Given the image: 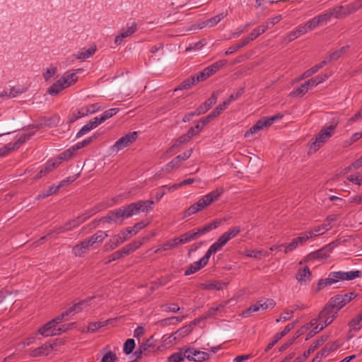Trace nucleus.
Masks as SVG:
<instances>
[{"label": "nucleus", "instance_id": "f257e3e1", "mask_svg": "<svg viewBox=\"0 0 362 362\" xmlns=\"http://www.w3.org/2000/svg\"><path fill=\"white\" fill-rule=\"evenodd\" d=\"M153 204L154 202L152 200H141L131 203L115 210L110 211L100 221L110 224L121 225L126 218H129L141 212L148 213L151 211Z\"/></svg>", "mask_w": 362, "mask_h": 362}, {"label": "nucleus", "instance_id": "f03ea898", "mask_svg": "<svg viewBox=\"0 0 362 362\" xmlns=\"http://www.w3.org/2000/svg\"><path fill=\"white\" fill-rule=\"evenodd\" d=\"M339 122L338 117H332L328 124H325L317 135L315 136V141L310 145V150L317 151L323 144L332 137L335 132V129Z\"/></svg>", "mask_w": 362, "mask_h": 362}, {"label": "nucleus", "instance_id": "7ed1b4c3", "mask_svg": "<svg viewBox=\"0 0 362 362\" xmlns=\"http://www.w3.org/2000/svg\"><path fill=\"white\" fill-rule=\"evenodd\" d=\"M223 192V188H216L214 190H212L207 194L203 196L201 199L198 200L197 202L194 203L192 206H190L185 213V216H189L198 211H202L209 205H210L213 202L216 200Z\"/></svg>", "mask_w": 362, "mask_h": 362}, {"label": "nucleus", "instance_id": "20e7f679", "mask_svg": "<svg viewBox=\"0 0 362 362\" xmlns=\"http://www.w3.org/2000/svg\"><path fill=\"white\" fill-rule=\"evenodd\" d=\"M337 315L338 313L327 303L320 312L318 318L316 319L317 322L319 321L318 324L320 325L319 330H322L325 327L329 325L337 317Z\"/></svg>", "mask_w": 362, "mask_h": 362}, {"label": "nucleus", "instance_id": "39448f33", "mask_svg": "<svg viewBox=\"0 0 362 362\" xmlns=\"http://www.w3.org/2000/svg\"><path fill=\"white\" fill-rule=\"evenodd\" d=\"M356 296L354 292H349L344 294H338L332 297L329 301V306L334 308L337 313L352 299Z\"/></svg>", "mask_w": 362, "mask_h": 362}, {"label": "nucleus", "instance_id": "423d86ee", "mask_svg": "<svg viewBox=\"0 0 362 362\" xmlns=\"http://www.w3.org/2000/svg\"><path fill=\"white\" fill-rule=\"evenodd\" d=\"M275 305L276 302L272 298L261 299L255 304L250 305L247 309L244 310L242 315L245 317H247L250 316L252 313L272 309Z\"/></svg>", "mask_w": 362, "mask_h": 362}, {"label": "nucleus", "instance_id": "0eeeda50", "mask_svg": "<svg viewBox=\"0 0 362 362\" xmlns=\"http://www.w3.org/2000/svg\"><path fill=\"white\" fill-rule=\"evenodd\" d=\"M137 132H130L119 139L115 144L111 147L112 152L117 153L123 148L132 144L137 139Z\"/></svg>", "mask_w": 362, "mask_h": 362}, {"label": "nucleus", "instance_id": "6e6552de", "mask_svg": "<svg viewBox=\"0 0 362 362\" xmlns=\"http://www.w3.org/2000/svg\"><path fill=\"white\" fill-rule=\"evenodd\" d=\"M148 225V221H141L137 222L132 227H127L125 230H122L119 234L116 235L120 237L122 240L124 239V243L129 239L131 237L136 235L141 230L146 228Z\"/></svg>", "mask_w": 362, "mask_h": 362}, {"label": "nucleus", "instance_id": "1a4fd4ad", "mask_svg": "<svg viewBox=\"0 0 362 362\" xmlns=\"http://www.w3.org/2000/svg\"><path fill=\"white\" fill-rule=\"evenodd\" d=\"M137 30V23L134 21L127 25V28L121 30L120 33L115 38V44L117 46L121 45L123 40L126 37L132 36Z\"/></svg>", "mask_w": 362, "mask_h": 362}, {"label": "nucleus", "instance_id": "9d476101", "mask_svg": "<svg viewBox=\"0 0 362 362\" xmlns=\"http://www.w3.org/2000/svg\"><path fill=\"white\" fill-rule=\"evenodd\" d=\"M186 354V358L189 361L202 362L209 358L208 353L197 350L194 348H187Z\"/></svg>", "mask_w": 362, "mask_h": 362}, {"label": "nucleus", "instance_id": "9b49d317", "mask_svg": "<svg viewBox=\"0 0 362 362\" xmlns=\"http://www.w3.org/2000/svg\"><path fill=\"white\" fill-rule=\"evenodd\" d=\"M336 274H337V272H332L329 274L327 278L320 279L317 284L315 292H319L327 286H331L333 284L338 282L339 278L336 277L337 276Z\"/></svg>", "mask_w": 362, "mask_h": 362}, {"label": "nucleus", "instance_id": "f8f14e48", "mask_svg": "<svg viewBox=\"0 0 362 362\" xmlns=\"http://www.w3.org/2000/svg\"><path fill=\"white\" fill-rule=\"evenodd\" d=\"M218 96V92H214L208 100L200 105L196 110L197 115H202L206 112L214 105L216 104Z\"/></svg>", "mask_w": 362, "mask_h": 362}, {"label": "nucleus", "instance_id": "ddd939ff", "mask_svg": "<svg viewBox=\"0 0 362 362\" xmlns=\"http://www.w3.org/2000/svg\"><path fill=\"white\" fill-rule=\"evenodd\" d=\"M297 321L288 324L281 332L276 333L274 337V340L270 342L267 348L265 349V351H268L271 349L276 343H277L283 337L286 336L291 330H292L296 325Z\"/></svg>", "mask_w": 362, "mask_h": 362}, {"label": "nucleus", "instance_id": "4468645a", "mask_svg": "<svg viewBox=\"0 0 362 362\" xmlns=\"http://www.w3.org/2000/svg\"><path fill=\"white\" fill-rule=\"evenodd\" d=\"M82 71V69H78L64 73L61 78L64 81V84L65 85V86L68 88L74 85L78 81L77 73Z\"/></svg>", "mask_w": 362, "mask_h": 362}, {"label": "nucleus", "instance_id": "2eb2a0df", "mask_svg": "<svg viewBox=\"0 0 362 362\" xmlns=\"http://www.w3.org/2000/svg\"><path fill=\"white\" fill-rule=\"evenodd\" d=\"M331 252L332 247L329 245H326L325 247H323L321 249L310 253L308 255V258L310 259H313L318 260H324L329 257Z\"/></svg>", "mask_w": 362, "mask_h": 362}, {"label": "nucleus", "instance_id": "dca6fc26", "mask_svg": "<svg viewBox=\"0 0 362 362\" xmlns=\"http://www.w3.org/2000/svg\"><path fill=\"white\" fill-rule=\"evenodd\" d=\"M209 262V260L202 257L199 261L194 262L191 264L189 267L185 270V275L189 276L200 270L205 267Z\"/></svg>", "mask_w": 362, "mask_h": 362}, {"label": "nucleus", "instance_id": "f3484780", "mask_svg": "<svg viewBox=\"0 0 362 362\" xmlns=\"http://www.w3.org/2000/svg\"><path fill=\"white\" fill-rule=\"evenodd\" d=\"M38 333L45 337L56 336L57 335V327L49 321L38 329Z\"/></svg>", "mask_w": 362, "mask_h": 362}, {"label": "nucleus", "instance_id": "a211bd4d", "mask_svg": "<svg viewBox=\"0 0 362 362\" xmlns=\"http://www.w3.org/2000/svg\"><path fill=\"white\" fill-rule=\"evenodd\" d=\"M226 244V243L225 242V240H223L222 238L220 236L218 239L209 247L206 254L204 255V257L209 260V258L211 256V255L221 250L223 246H224Z\"/></svg>", "mask_w": 362, "mask_h": 362}, {"label": "nucleus", "instance_id": "6ab92c4d", "mask_svg": "<svg viewBox=\"0 0 362 362\" xmlns=\"http://www.w3.org/2000/svg\"><path fill=\"white\" fill-rule=\"evenodd\" d=\"M94 297L88 298L85 300H83L78 303H74L70 308H69L66 311L69 315H74L75 313H78L81 312L84 307L87 306L88 303Z\"/></svg>", "mask_w": 362, "mask_h": 362}, {"label": "nucleus", "instance_id": "aec40b11", "mask_svg": "<svg viewBox=\"0 0 362 362\" xmlns=\"http://www.w3.org/2000/svg\"><path fill=\"white\" fill-rule=\"evenodd\" d=\"M337 274H336L339 280H353L356 278H359L361 276V272L359 270L357 271H350V272H337Z\"/></svg>", "mask_w": 362, "mask_h": 362}, {"label": "nucleus", "instance_id": "412c9836", "mask_svg": "<svg viewBox=\"0 0 362 362\" xmlns=\"http://www.w3.org/2000/svg\"><path fill=\"white\" fill-rule=\"evenodd\" d=\"M197 238H199V236L195 228L181 235L177 238L180 244H185Z\"/></svg>", "mask_w": 362, "mask_h": 362}, {"label": "nucleus", "instance_id": "4be33fe9", "mask_svg": "<svg viewBox=\"0 0 362 362\" xmlns=\"http://www.w3.org/2000/svg\"><path fill=\"white\" fill-rule=\"evenodd\" d=\"M226 62L227 61L225 59L220 60L205 68L204 70L206 74V76L209 78L212 76L221 67H223L226 64Z\"/></svg>", "mask_w": 362, "mask_h": 362}, {"label": "nucleus", "instance_id": "5701e85b", "mask_svg": "<svg viewBox=\"0 0 362 362\" xmlns=\"http://www.w3.org/2000/svg\"><path fill=\"white\" fill-rule=\"evenodd\" d=\"M66 88L64 81L60 78L47 89V93L51 95H57Z\"/></svg>", "mask_w": 362, "mask_h": 362}, {"label": "nucleus", "instance_id": "b1692460", "mask_svg": "<svg viewBox=\"0 0 362 362\" xmlns=\"http://www.w3.org/2000/svg\"><path fill=\"white\" fill-rule=\"evenodd\" d=\"M108 236L107 233L103 230H98L91 236L86 238L88 241V244L92 246L96 243H102L105 238Z\"/></svg>", "mask_w": 362, "mask_h": 362}, {"label": "nucleus", "instance_id": "393cba45", "mask_svg": "<svg viewBox=\"0 0 362 362\" xmlns=\"http://www.w3.org/2000/svg\"><path fill=\"white\" fill-rule=\"evenodd\" d=\"M349 47V46L346 45L342 47L338 50L334 51V52L331 53L328 57H325L323 59V62H326V64H327L331 62L337 60L347 51Z\"/></svg>", "mask_w": 362, "mask_h": 362}, {"label": "nucleus", "instance_id": "a878e982", "mask_svg": "<svg viewBox=\"0 0 362 362\" xmlns=\"http://www.w3.org/2000/svg\"><path fill=\"white\" fill-rule=\"evenodd\" d=\"M192 331V325H188L185 327H181L178 330H177L174 334L170 336V338H173V340L179 339L186 337Z\"/></svg>", "mask_w": 362, "mask_h": 362}, {"label": "nucleus", "instance_id": "bb28decb", "mask_svg": "<svg viewBox=\"0 0 362 362\" xmlns=\"http://www.w3.org/2000/svg\"><path fill=\"white\" fill-rule=\"evenodd\" d=\"M219 223L220 222L218 221H213L211 223L204 225V226L195 228L197 233H198L199 238L209 233L213 229L216 228L218 226Z\"/></svg>", "mask_w": 362, "mask_h": 362}, {"label": "nucleus", "instance_id": "cd10ccee", "mask_svg": "<svg viewBox=\"0 0 362 362\" xmlns=\"http://www.w3.org/2000/svg\"><path fill=\"white\" fill-rule=\"evenodd\" d=\"M264 128H266V123L263 118L259 119L252 127H250L245 133V137L247 138L253 134H255L256 132H257L259 130L263 129Z\"/></svg>", "mask_w": 362, "mask_h": 362}, {"label": "nucleus", "instance_id": "c85d7f7f", "mask_svg": "<svg viewBox=\"0 0 362 362\" xmlns=\"http://www.w3.org/2000/svg\"><path fill=\"white\" fill-rule=\"evenodd\" d=\"M95 51V45H92L88 49L83 48L75 54V57L78 59H86L94 54Z\"/></svg>", "mask_w": 362, "mask_h": 362}, {"label": "nucleus", "instance_id": "c756f323", "mask_svg": "<svg viewBox=\"0 0 362 362\" xmlns=\"http://www.w3.org/2000/svg\"><path fill=\"white\" fill-rule=\"evenodd\" d=\"M180 245V243L178 242L177 238L171 239L170 240H168L165 243H163L162 245H160L158 249L155 250V253H159L163 251H165L168 250H170L173 248H175L177 247Z\"/></svg>", "mask_w": 362, "mask_h": 362}, {"label": "nucleus", "instance_id": "7c9ffc66", "mask_svg": "<svg viewBox=\"0 0 362 362\" xmlns=\"http://www.w3.org/2000/svg\"><path fill=\"white\" fill-rule=\"evenodd\" d=\"M88 241L84 239L79 244L75 245L73 248V252L76 256H81L84 254L90 247L89 244H88Z\"/></svg>", "mask_w": 362, "mask_h": 362}, {"label": "nucleus", "instance_id": "2f4dec72", "mask_svg": "<svg viewBox=\"0 0 362 362\" xmlns=\"http://www.w3.org/2000/svg\"><path fill=\"white\" fill-rule=\"evenodd\" d=\"M30 136L23 134L19 137V139L14 143H10L6 145L4 147L7 148L8 153H11V151L18 149L20 146L25 142L28 139H29Z\"/></svg>", "mask_w": 362, "mask_h": 362}, {"label": "nucleus", "instance_id": "473e14b6", "mask_svg": "<svg viewBox=\"0 0 362 362\" xmlns=\"http://www.w3.org/2000/svg\"><path fill=\"white\" fill-rule=\"evenodd\" d=\"M123 239H124V238ZM123 243L124 240H122L120 237H117L115 235L113 236L112 240L104 245V250L106 252L113 250Z\"/></svg>", "mask_w": 362, "mask_h": 362}, {"label": "nucleus", "instance_id": "72a5a7b5", "mask_svg": "<svg viewBox=\"0 0 362 362\" xmlns=\"http://www.w3.org/2000/svg\"><path fill=\"white\" fill-rule=\"evenodd\" d=\"M241 229L240 226L232 227L228 229L226 232L223 233L221 237L227 243L230 240L235 238L240 232Z\"/></svg>", "mask_w": 362, "mask_h": 362}, {"label": "nucleus", "instance_id": "f704fd0d", "mask_svg": "<svg viewBox=\"0 0 362 362\" xmlns=\"http://www.w3.org/2000/svg\"><path fill=\"white\" fill-rule=\"evenodd\" d=\"M326 339L327 338L320 337V339H317L314 342H313L309 349L304 352V358H308L312 352L315 351L318 347L322 346L325 341Z\"/></svg>", "mask_w": 362, "mask_h": 362}, {"label": "nucleus", "instance_id": "c9c22d12", "mask_svg": "<svg viewBox=\"0 0 362 362\" xmlns=\"http://www.w3.org/2000/svg\"><path fill=\"white\" fill-rule=\"evenodd\" d=\"M245 255L248 257H254L255 259H259L261 257H267L269 253L265 250H246Z\"/></svg>", "mask_w": 362, "mask_h": 362}, {"label": "nucleus", "instance_id": "e433bc0d", "mask_svg": "<svg viewBox=\"0 0 362 362\" xmlns=\"http://www.w3.org/2000/svg\"><path fill=\"white\" fill-rule=\"evenodd\" d=\"M310 276H311V272H310V269L308 268V267H307V266H305L303 269H299L298 272L296 274V279L300 283L305 281L306 278H308V279H309Z\"/></svg>", "mask_w": 362, "mask_h": 362}, {"label": "nucleus", "instance_id": "4c0bfd02", "mask_svg": "<svg viewBox=\"0 0 362 362\" xmlns=\"http://www.w3.org/2000/svg\"><path fill=\"white\" fill-rule=\"evenodd\" d=\"M59 191V187L52 185L48 187V189L42 191L40 192L36 197L37 199H45L49 195H52L53 194H56Z\"/></svg>", "mask_w": 362, "mask_h": 362}, {"label": "nucleus", "instance_id": "58836bf2", "mask_svg": "<svg viewBox=\"0 0 362 362\" xmlns=\"http://www.w3.org/2000/svg\"><path fill=\"white\" fill-rule=\"evenodd\" d=\"M325 65H326V62L322 61L320 63H319V64L313 66L310 69L306 70L302 75V78L310 77V76H312L313 74H314L315 73L318 71V70L322 69Z\"/></svg>", "mask_w": 362, "mask_h": 362}, {"label": "nucleus", "instance_id": "ea45409f", "mask_svg": "<svg viewBox=\"0 0 362 362\" xmlns=\"http://www.w3.org/2000/svg\"><path fill=\"white\" fill-rule=\"evenodd\" d=\"M329 77L327 74H320L311 79L307 81V85H309L310 87L316 86L318 84L324 82Z\"/></svg>", "mask_w": 362, "mask_h": 362}, {"label": "nucleus", "instance_id": "a19ab883", "mask_svg": "<svg viewBox=\"0 0 362 362\" xmlns=\"http://www.w3.org/2000/svg\"><path fill=\"white\" fill-rule=\"evenodd\" d=\"M227 284L221 281H214L211 282L207 284H205L204 286V289L206 290H216L220 291L223 290L225 287H226Z\"/></svg>", "mask_w": 362, "mask_h": 362}, {"label": "nucleus", "instance_id": "79ce46f5", "mask_svg": "<svg viewBox=\"0 0 362 362\" xmlns=\"http://www.w3.org/2000/svg\"><path fill=\"white\" fill-rule=\"evenodd\" d=\"M354 330H359L362 328V312L360 313L356 317L353 318L349 323Z\"/></svg>", "mask_w": 362, "mask_h": 362}, {"label": "nucleus", "instance_id": "37998d69", "mask_svg": "<svg viewBox=\"0 0 362 362\" xmlns=\"http://www.w3.org/2000/svg\"><path fill=\"white\" fill-rule=\"evenodd\" d=\"M186 349L184 352L178 351L171 354L168 356L166 362H180L184 361L185 358H186Z\"/></svg>", "mask_w": 362, "mask_h": 362}, {"label": "nucleus", "instance_id": "c03bdc74", "mask_svg": "<svg viewBox=\"0 0 362 362\" xmlns=\"http://www.w3.org/2000/svg\"><path fill=\"white\" fill-rule=\"evenodd\" d=\"M269 28L268 23L266 24L261 25L257 28H255L250 33V36L252 38V40L256 39L260 35L264 33Z\"/></svg>", "mask_w": 362, "mask_h": 362}, {"label": "nucleus", "instance_id": "a18cd8bd", "mask_svg": "<svg viewBox=\"0 0 362 362\" xmlns=\"http://www.w3.org/2000/svg\"><path fill=\"white\" fill-rule=\"evenodd\" d=\"M110 320L106 321H99V322H90L88 326V331L90 332H95L98 330L100 328L103 327L108 325Z\"/></svg>", "mask_w": 362, "mask_h": 362}, {"label": "nucleus", "instance_id": "49530a36", "mask_svg": "<svg viewBox=\"0 0 362 362\" xmlns=\"http://www.w3.org/2000/svg\"><path fill=\"white\" fill-rule=\"evenodd\" d=\"M190 141V139L189 138V136L185 134H183L182 136H180L177 139V141H175V143L171 146L170 147L166 153H169L170 151H173V149L175 148H179L181 144H187V142H189Z\"/></svg>", "mask_w": 362, "mask_h": 362}, {"label": "nucleus", "instance_id": "de8ad7c7", "mask_svg": "<svg viewBox=\"0 0 362 362\" xmlns=\"http://www.w3.org/2000/svg\"><path fill=\"white\" fill-rule=\"evenodd\" d=\"M226 15L224 13H220L216 15V16L207 20L206 22L203 23V25L200 26L202 28L204 26L209 25L212 27L219 23L222 19L224 18Z\"/></svg>", "mask_w": 362, "mask_h": 362}, {"label": "nucleus", "instance_id": "09e8293b", "mask_svg": "<svg viewBox=\"0 0 362 362\" xmlns=\"http://www.w3.org/2000/svg\"><path fill=\"white\" fill-rule=\"evenodd\" d=\"M310 86L307 85V81L302 84L300 87L294 88L291 92V95L293 96H302L305 95L309 90Z\"/></svg>", "mask_w": 362, "mask_h": 362}, {"label": "nucleus", "instance_id": "8fccbe9b", "mask_svg": "<svg viewBox=\"0 0 362 362\" xmlns=\"http://www.w3.org/2000/svg\"><path fill=\"white\" fill-rule=\"evenodd\" d=\"M333 351L332 347L328 348L327 345L322 348L316 355V356L313 359L312 362H318L322 358L327 356L331 351Z\"/></svg>", "mask_w": 362, "mask_h": 362}, {"label": "nucleus", "instance_id": "3c124183", "mask_svg": "<svg viewBox=\"0 0 362 362\" xmlns=\"http://www.w3.org/2000/svg\"><path fill=\"white\" fill-rule=\"evenodd\" d=\"M313 237H315V235L313 232L307 231L305 233H301L300 236L294 239L297 242L298 245H303L308 239L312 238Z\"/></svg>", "mask_w": 362, "mask_h": 362}, {"label": "nucleus", "instance_id": "603ef678", "mask_svg": "<svg viewBox=\"0 0 362 362\" xmlns=\"http://www.w3.org/2000/svg\"><path fill=\"white\" fill-rule=\"evenodd\" d=\"M139 346L141 349L144 348V352L146 353V355L148 353L152 351L156 346L153 337L147 339L145 342L142 343L141 345H139Z\"/></svg>", "mask_w": 362, "mask_h": 362}, {"label": "nucleus", "instance_id": "864d4df0", "mask_svg": "<svg viewBox=\"0 0 362 362\" xmlns=\"http://www.w3.org/2000/svg\"><path fill=\"white\" fill-rule=\"evenodd\" d=\"M317 324V320H313L309 323L305 324L303 327H301L295 334V336L293 337L298 338L300 336L303 334L305 331L313 327Z\"/></svg>", "mask_w": 362, "mask_h": 362}, {"label": "nucleus", "instance_id": "5fc2aeb1", "mask_svg": "<svg viewBox=\"0 0 362 362\" xmlns=\"http://www.w3.org/2000/svg\"><path fill=\"white\" fill-rule=\"evenodd\" d=\"M75 151L76 150L75 149L74 146H73L70 148L62 152L58 157L59 160H66L71 158L73 155L74 154Z\"/></svg>", "mask_w": 362, "mask_h": 362}, {"label": "nucleus", "instance_id": "6e6d98bb", "mask_svg": "<svg viewBox=\"0 0 362 362\" xmlns=\"http://www.w3.org/2000/svg\"><path fill=\"white\" fill-rule=\"evenodd\" d=\"M135 348V341L133 339H128L124 344L123 351L126 354H131Z\"/></svg>", "mask_w": 362, "mask_h": 362}, {"label": "nucleus", "instance_id": "4d7b16f0", "mask_svg": "<svg viewBox=\"0 0 362 362\" xmlns=\"http://www.w3.org/2000/svg\"><path fill=\"white\" fill-rule=\"evenodd\" d=\"M96 138H97V135L94 134L93 136L86 138V139H84L83 141H82L81 142H78L74 146L75 149L77 151L83 147L88 146L93 141V139H95Z\"/></svg>", "mask_w": 362, "mask_h": 362}, {"label": "nucleus", "instance_id": "13d9d810", "mask_svg": "<svg viewBox=\"0 0 362 362\" xmlns=\"http://www.w3.org/2000/svg\"><path fill=\"white\" fill-rule=\"evenodd\" d=\"M93 129H95L94 125L92 124L90 122H89L78 131V132L76 134V138H79L86 134Z\"/></svg>", "mask_w": 362, "mask_h": 362}, {"label": "nucleus", "instance_id": "bf43d9fd", "mask_svg": "<svg viewBox=\"0 0 362 362\" xmlns=\"http://www.w3.org/2000/svg\"><path fill=\"white\" fill-rule=\"evenodd\" d=\"M293 311L286 309L284 312L280 315L279 317L276 320V322H285L293 317Z\"/></svg>", "mask_w": 362, "mask_h": 362}, {"label": "nucleus", "instance_id": "052dcab7", "mask_svg": "<svg viewBox=\"0 0 362 362\" xmlns=\"http://www.w3.org/2000/svg\"><path fill=\"white\" fill-rule=\"evenodd\" d=\"M53 349V346L51 344L45 343L41 346L38 347V351L40 352L41 356L48 355Z\"/></svg>", "mask_w": 362, "mask_h": 362}, {"label": "nucleus", "instance_id": "680f3d73", "mask_svg": "<svg viewBox=\"0 0 362 362\" xmlns=\"http://www.w3.org/2000/svg\"><path fill=\"white\" fill-rule=\"evenodd\" d=\"M57 73V68L53 66L50 68H47L45 72H43L42 76L45 78V81H48L52 76L55 75Z\"/></svg>", "mask_w": 362, "mask_h": 362}, {"label": "nucleus", "instance_id": "e2e57ef3", "mask_svg": "<svg viewBox=\"0 0 362 362\" xmlns=\"http://www.w3.org/2000/svg\"><path fill=\"white\" fill-rule=\"evenodd\" d=\"M117 360V355L110 351L103 356L101 362H115Z\"/></svg>", "mask_w": 362, "mask_h": 362}, {"label": "nucleus", "instance_id": "0e129e2a", "mask_svg": "<svg viewBox=\"0 0 362 362\" xmlns=\"http://www.w3.org/2000/svg\"><path fill=\"white\" fill-rule=\"evenodd\" d=\"M305 25L308 32L311 31L320 25L319 20H317V17H315L308 21Z\"/></svg>", "mask_w": 362, "mask_h": 362}, {"label": "nucleus", "instance_id": "69168bd1", "mask_svg": "<svg viewBox=\"0 0 362 362\" xmlns=\"http://www.w3.org/2000/svg\"><path fill=\"white\" fill-rule=\"evenodd\" d=\"M334 13L333 12H327L326 13L320 15L316 16L317 20H319V23L321 24L322 23H326L329 21L332 16H334Z\"/></svg>", "mask_w": 362, "mask_h": 362}, {"label": "nucleus", "instance_id": "338daca9", "mask_svg": "<svg viewBox=\"0 0 362 362\" xmlns=\"http://www.w3.org/2000/svg\"><path fill=\"white\" fill-rule=\"evenodd\" d=\"M347 180L355 185H362V176L358 173L355 175H351L347 177Z\"/></svg>", "mask_w": 362, "mask_h": 362}, {"label": "nucleus", "instance_id": "774afa93", "mask_svg": "<svg viewBox=\"0 0 362 362\" xmlns=\"http://www.w3.org/2000/svg\"><path fill=\"white\" fill-rule=\"evenodd\" d=\"M180 310V308L176 303H171L163 305V310L165 312L177 313Z\"/></svg>", "mask_w": 362, "mask_h": 362}]
</instances>
